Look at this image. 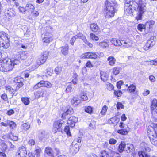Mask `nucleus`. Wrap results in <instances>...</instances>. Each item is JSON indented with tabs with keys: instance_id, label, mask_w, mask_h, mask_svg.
<instances>
[{
	"instance_id": "obj_26",
	"label": "nucleus",
	"mask_w": 157,
	"mask_h": 157,
	"mask_svg": "<svg viewBox=\"0 0 157 157\" xmlns=\"http://www.w3.org/2000/svg\"><path fill=\"white\" fill-rule=\"evenodd\" d=\"M45 152L48 155L51 156H54L55 155L54 153L53 152L52 149L49 147H47L45 148Z\"/></svg>"
},
{
	"instance_id": "obj_32",
	"label": "nucleus",
	"mask_w": 157,
	"mask_h": 157,
	"mask_svg": "<svg viewBox=\"0 0 157 157\" xmlns=\"http://www.w3.org/2000/svg\"><path fill=\"white\" fill-rule=\"evenodd\" d=\"M44 86V85H43V80H41L40 82L37 83V84L34 85L33 87V89L34 90L37 89L43 86Z\"/></svg>"
},
{
	"instance_id": "obj_50",
	"label": "nucleus",
	"mask_w": 157,
	"mask_h": 157,
	"mask_svg": "<svg viewBox=\"0 0 157 157\" xmlns=\"http://www.w3.org/2000/svg\"><path fill=\"white\" fill-rule=\"evenodd\" d=\"M22 102L25 105H28L29 102V99L27 98H21Z\"/></svg>"
},
{
	"instance_id": "obj_27",
	"label": "nucleus",
	"mask_w": 157,
	"mask_h": 157,
	"mask_svg": "<svg viewBox=\"0 0 157 157\" xmlns=\"http://www.w3.org/2000/svg\"><path fill=\"white\" fill-rule=\"evenodd\" d=\"M141 147L146 151L149 152L151 150L149 145L145 142H143L140 144Z\"/></svg>"
},
{
	"instance_id": "obj_49",
	"label": "nucleus",
	"mask_w": 157,
	"mask_h": 157,
	"mask_svg": "<svg viewBox=\"0 0 157 157\" xmlns=\"http://www.w3.org/2000/svg\"><path fill=\"white\" fill-rule=\"evenodd\" d=\"M138 4L139 3L134 1H132L130 5L132 6V8H133L134 10H136V8L137 9V7H138Z\"/></svg>"
},
{
	"instance_id": "obj_30",
	"label": "nucleus",
	"mask_w": 157,
	"mask_h": 157,
	"mask_svg": "<svg viewBox=\"0 0 157 157\" xmlns=\"http://www.w3.org/2000/svg\"><path fill=\"white\" fill-rule=\"evenodd\" d=\"M151 111L152 116L155 119V121H157V109H152Z\"/></svg>"
},
{
	"instance_id": "obj_14",
	"label": "nucleus",
	"mask_w": 157,
	"mask_h": 157,
	"mask_svg": "<svg viewBox=\"0 0 157 157\" xmlns=\"http://www.w3.org/2000/svg\"><path fill=\"white\" fill-rule=\"evenodd\" d=\"M26 11L30 14L35 10V7L31 4L27 3L25 6Z\"/></svg>"
},
{
	"instance_id": "obj_37",
	"label": "nucleus",
	"mask_w": 157,
	"mask_h": 157,
	"mask_svg": "<svg viewBox=\"0 0 157 157\" xmlns=\"http://www.w3.org/2000/svg\"><path fill=\"white\" fill-rule=\"evenodd\" d=\"M146 28L147 27L146 26V25H145L143 24H140L138 26V29L140 31H143V30H144L145 31Z\"/></svg>"
},
{
	"instance_id": "obj_52",
	"label": "nucleus",
	"mask_w": 157,
	"mask_h": 157,
	"mask_svg": "<svg viewBox=\"0 0 157 157\" xmlns=\"http://www.w3.org/2000/svg\"><path fill=\"white\" fill-rule=\"evenodd\" d=\"M90 38L92 40L96 41L98 40L99 39L98 37L93 33H90Z\"/></svg>"
},
{
	"instance_id": "obj_23",
	"label": "nucleus",
	"mask_w": 157,
	"mask_h": 157,
	"mask_svg": "<svg viewBox=\"0 0 157 157\" xmlns=\"http://www.w3.org/2000/svg\"><path fill=\"white\" fill-rule=\"evenodd\" d=\"M107 60L109 61V64L112 66H114L116 61L115 58L112 56H109Z\"/></svg>"
},
{
	"instance_id": "obj_6",
	"label": "nucleus",
	"mask_w": 157,
	"mask_h": 157,
	"mask_svg": "<svg viewBox=\"0 0 157 157\" xmlns=\"http://www.w3.org/2000/svg\"><path fill=\"white\" fill-rule=\"evenodd\" d=\"M27 154L26 148L23 146L20 147L15 154V157H25Z\"/></svg>"
},
{
	"instance_id": "obj_64",
	"label": "nucleus",
	"mask_w": 157,
	"mask_h": 157,
	"mask_svg": "<svg viewBox=\"0 0 157 157\" xmlns=\"http://www.w3.org/2000/svg\"><path fill=\"white\" fill-rule=\"evenodd\" d=\"M30 14H32V16L36 17L39 15V13L37 11H35L34 10Z\"/></svg>"
},
{
	"instance_id": "obj_3",
	"label": "nucleus",
	"mask_w": 157,
	"mask_h": 157,
	"mask_svg": "<svg viewBox=\"0 0 157 157\" xmlns=\"http://www.w3.org/2000/svg\"><path fill=\"white\" fill-rule=\"evenodd\" d=\"M9 41L6 34L3 32L0 33V47L7 48L10 45Z\"/></svg>"
},
{
	"instance_id": "obj_12",
	"label": "nucleus",
	"mask_w": 157,
	"mask_h": 157,
	"mask_svg": "<svg viewBox=\"0 0 157 157\" xmlns=\"http://www.w3.org/2000/svg\"><path fill=\"white\" fill-rule=\"evenodd\" d=\"M78 121V118L72 116L69 117L67 121V123L71 127L74 126L75 123Z\"/></svg>"
},
{
	"instance_id": "obj_58",
	"label": "nucleus",
	"mask_w": 157,
	"mask_h": 157,
	"mask_svg": "<svg viewBox=\"0 0 157 157\" xmlns=\"http://www.w3.org/2000/svg\"><path fill=\"white\" fill-rule=\"evenodd\" d=\"M81 140L80 137H78L75 139L72 142V144H77V143H80Z\"/></svg>"
},
{
	"instance_id": "obj_35",
	"label": "nucleus",
	"mask_w": 157,
	"mask_h": 157,
	"mask_svg": "<svg viewBox=\"0 0 157 157\" xmlns=\"http://www.w3.org/2000/svg\"><path fill=\"white\" fill-rule=\"evenodd\" d=\"M117 132L121 135H126L128 134V130L126 128H122L117 131Z\"/></svg>"
},
{
	"instance_id": "obj_25",
	"label": "nucleus",
	"mask_w": 157,
	"mask_h": 157,
	"mask_svg": "<svg viewBox=\"0 0 157 157\" xmlns=\"http://www.w3.org/2000/svg\"><path fill=\"white\" fill-rule=\"evenodd\" d=\"M126 151L127 153H130L134 151V148L133 145L131 144H127L126 146Z\"/></svg>"
},
{
	"instance_id": "obj_21",
	"label": "nucleus",
	"mask_w": 157,
	"mask_h": 157,
	"mask_svg": "<svg viewBox=\"0 0 157 157\" xmlns=\"http://www.w3.org/2000/svg\"><path fill=\"white\" fill-rule=\"evenodd\" d=\"M5 89L7 92H8L10 94H11V98L15 95V94L14 93V92L15 91V89L12 88L10 86H6L5 87Z\"/></svg>"
},
{
	"instance_id": "obj_36",
	"label": "nucleus",
	"mask_w": 157,
	"mask_h": 157,
	"mask_svg": "<svg viewBox=\"0 0 157 157\" xmlns=\"http://www.w3.org/2000/svg\"><path fill=\"white\" fill-rule=\"evenodd\" d=\"M123 44L122 47L124 48H127L130 47L132 46V43L131 42H124Z\"/></svg>"
},
{
	"instance_id": "obj_31",
	"label": "nucleus",
	"mask_w": 157,
	"mask_h": 157,
	"mask_svg": "<svg viewBox=\"0 0 157 157\" xmlns=\"http://www.w3.org/2000/svg\"><path fill=\"white\" fill-rule=\"evenodd\" d=\"M136 89V86L135 85L132 84L128 86V90H129L130 93H134Z\"/></svg>"
},
{
	"instance_id": "obj_18",
	"label": "nucleus",
	"mask_w": 157,
	"mask_h": 157,
	"mask_svg": "<svg viewBox=\"0 0 157 157\" xmlns=\"http://www.w3.org/2000/svg\"><path fill=\"white\" fill-rule=\"evenodd\" d=\"M90 27L91 30L93 32L100 31V28L97 24L92 23L90 24Z\"/></svg>"
},
{
	"instance_id": "obj_2",
	"label": "nucleus",
	"mask_w": 157,
	"mask_h": 157,
	"mask_svg": "<svg viewBox=\"0 0 157 157\" xmlns=\"http://www.w3.org/2000/svg\"><path fill=\"white\" fill-rule=\"evenodd\" d=\"M17 61V60L11 61L8 59L0 60V71L3 72L11 71L14 67L15 62Z\"/></svg>"
},
{
	"instance_id": "obj_24",
	"label": "nucleus",
	"mask_w": 157,
	"mask_h": 157,
	"mask_svg": "<svg viewBox=\"0 0 157 157\" xmlns=\"http://www.w3.org/2000/svg\"><path fill=\"white\" fill-rule=\"evenodd\" d=\"M71 102L74 106L76 107L80 103V100L78 98L74 97L71 100Z\"/></svg>"
},
{
	"instance_id": "obj_44",
	"label": "nucleus",
	"mask_w": 157,
	"mask_h": 157,
	"mask_svg": "<svg viewBox=\"0 0 157 157\" xmlns=\"http://www.w3.org/2000/svg\"><path fill=\"white\" fill-rule=\"evenodd\" d=\"M43 86L46 87L48 88H50L52 87V84L49 82L43 80Z\"/></svg>"
},
{
	"instance_id": "obj_20",
	"label": "nucleus",
	"mask_w": 157,
	"mask_h": 157,
	"mask_svg": "<svg viewBox=\"0 0 157 157\" xmlns=\"http://www.w3.org/2000/svg\"><path fill=\"white\" fill-rule=\"evenodd\" d=\"M69 47L68 45L67 44L65 46H63L60 48L62 53L65 55H67L68 54V50Z\"/></svg>"
},
{
	"instance_id": "obj_1",
	"label": "nucleus",
	"mask_w": 157,
	"mask_h": 157,
	"mask_svg": "<svg viewBox=\"0 0 157 157\" xmlns=\"http://www.w3.org/2000/svg\"><path fill=\"white\" fill-rule=\"evenodd\" d=\"M147 135L151 143L155 145H157V124L152 123L148 126L147 130Z\"/></svg>"
},
{
	"instance_id": "obj_34",
	"label": "nucleus",
	"mask_w": 157,
	"mask_h": 157,
	"mask_svg": "<svg viewBox=\"0 0 157 157\" xmlns=\"http://www.w3.org/2000/svg\"><path fill=\"white\" fill-rule=\"evenodd\" d=\"M87 93L85 92H83L80 94V98L83 101H86L88 100V97Z\"/></svg>"
},
{
	"instance_id": "obj_53",
	"label": "nucleus",
	"mask_w": 157,
	"mask_h": 157,
	"mask_svg": "<svg viewBox=\"0 0 157 157\" xmlns=\"http://www.w3.org/2000/svg\"><path fill=\"white\" fill-rule=\"evenodd\" d=\"M90 54L91 55L90 56V58L91 59H95L98 57V55L96 52H90Z\"/></svg>"
},
{
	"instance_id": "obj_17",
	"label": "nucleus",
	"mask_w": 157,
	"mask_h": 157,
	"mask_svg": "<svg viewBox=\"0 0 157 157\" xmlns=\"http://www.w3.org/2000/svg\"><path fill=\"white\" fill-rule=\"evenodd\" d=\"M110 42L111 44H114L116 46H120L123 44L119 40L115 38L111 39L110 40Z\"/></svg>"
},
{
	"instance_id": "obj_43",
	"label": "nucleus",
	"mask_w": 157,
	"mask_h": 157,
	"mask_svg": "<svg viewBox=\"0 0 157 157\" xmlns=\"http://www.w3.org/2000/svg\"><path fill=\"white\" fill-rule=\"evenodd\" d=\"M99 45L102 48H106L109 46L108 43L105 42H102L99 43Z\"/></svg>"
},
{
	"instance_id": "obj_5",
	"label": "nucleus",
	"mask_w": 157,
	"mask_h": 157,
	"mask_svg": "<svg viewBox=\"0 0 157 157\" xmlns=\"http://www.w3.org/2000/svg\"><path fill=\"white\" fill-rule=\"evenodd\" d=\"M49 52L48 51H45L42 53L36 61L37 65L40 66L44 63L48 58Z\"/></svg>"
},
{
	"instance_id": "obj_9",
	"label": "nucleus",
	"mask_w": 157,
	"mask_h": 157,
	"mask_svg": "<svg viewBox=\"0 0 157 157\" xmlns=\"http://www.w3.org/2000/svg\"><path fill=\"white\" fill-rule=\"evenodd\" d=\"M4 14L5 17L8 19H11L15 15L14 11L12 9L5 10Z\"/></svg>"
},
{
	"instance_id": "obj_41",
	"label": "nucleus",
	"mask_w": 157,
	"mask_h": 157,
	"mask_svg": "<svg viewBox=\"0 0 157 157\" xmlns=\"http://www.w3.org/2000/svg\"><path fill=\"white\" fill-rule=\"evenodd\" d=\"M90 52H87L82 54L81 56V58L82 59L90 58Z\"/></svg>"
},
{
	"instance_id": "obj_7",
	"label": "nucleus",
	"mask_w": 157,
	"mask_h": 157,
	"mask_svg": "<svg viewBox=\"0 0 157 157\" xmlns=\"http://www.w3.org/2000/svg\"><path fill=\"white\" fill-rule=\"evenodd\" d=\"M115 8L106 7L105 14L106 18H109L114 16L115 13Z\"/></svg>"
},
{
	"instance_id": "obj_45",
	"label": "nucleus",
	"mask_w": 157,
	"mask_h": 157,
	"mask_svg": "<svg viewBox=\"0 0 157 157\" xmlns=\"http://www.w3.org/2000/svg\"><path fill=\"white\" fill-rule=\"evenodd\" d=\"M157 107V100L154 99L151 101V108H156Z\"/></svg>"
},
{
	"instance_id": "obj_8",
	"label": "nucleus",
	"mask_w": 157,
	"mask_h": 157,
	"mask_svg": "<svg viewBox=\"0 0 157 157\" xmlns=\"http://www.w3.org/2000/svg\"><path fill=\"white\" fill-rule=\"evenodd\" d=\"M63 121L59 120L54 122L53 131L55 133L60 131V128L62 126Z\"/></svg>"
},
{
	"instance_id": "obj_38",
	"label": "nucleus",
	"mask_w": 157,
	"mask_h": 157,
	"mask_svg": "<svg viewBox=\"0 0 157 157\" xmlns=\"http://www.w3.org/2000/svg\"><path fill=\"white\" fill-rule=\"evenodd\" d=\"M120 69L121 68L119 67H115L113 68L112 72L114 74L117 75L119 73Z\"/></svg>"
},
{
	"instance_id": "obj_22",
	"label": "nucleus",
	"mask_w": 157,
	"mask_h": 157,
	"mask_svg": "<svg viewBox=\"0 0 157 157\" xmlns=\"http://www.w3.org/2000/svg\"><path fill=\"white\" fill-rule=\"evenodd\" d=\"M73 113V109H67L66 110H64V112L62 115V118L63 119H64L65 118V117L68 115L72 114Z\"/></svg>"
},
{
	"instance_id": "obj_60",
	"label": "nucleus",
	"mask_w": 157,
	"mask_h": 157,
	"mask_svg": "<svg viewBox=\"0 0 157 157\" xmlns=\"http://www.w3.org/2000/svg\"><path fill=\"white\" fill-rule=\"evenodd\" d=\"M19 11L22 13L25 14L26 11L25 8L23 7H19L18 8Z\"/></svg>"
},
{
	"instance_id": "obj_62",
	"label": "nucleus",
	"mask_w": 157,
	"mask_h": 157,
	"mask_svg": "<svg viewBox=\"0 0 157 157\" xmlns=\"http://www.w3.org/2000/svg\"><path fill=\"white\" fill-rule=\"evenodd\" d=\"M114 94L116 96H117V97H119L121 96L122 94L121 91L118 90L116 91L115 90L114 92Z\"/></svg>"
},
{
	"instance_id": "obj_42",
	"label": "nucleus",
	"mask_w": 157,
	"mask_h": 157,
	"mask_svg": "<svg viewBox=\"0 0 157 157\" xmlns=\"http://www.w3.org/2000/svg\"><path fill=\"white\" fill-rule=\"evenodd\" d=\"M118 153L115 151L110 150L108 152V157H115L116 155H117Z\"/></svg>"
},
{
	"instance_id": "obj_57",
	"label": "nucleus",
	"mask_w": 157,
	"mask_h": 157,
	"mask_svg": "<svg viewBox=\"0 0 157 157\" xmlns=\"http://www.w3.org/2000/svg\"><path fill=\"white\" fill-rule=\"evenodd\" d=\"M117 140L113 138H111L109 140V143L110 144H115L117 143Z\"/></svg>"
},
{
	"instance_id": "obj_55",
	"label": "nucleus",
	"mask_w": 157,
	"mask_h": 157,
	"mask_svg": "<svg viewBox=\"0 0 157 157\" xmlns=\"http://www.w3.org/2000/svg\"><path fill=\"white\" fill-rule=\"evenodd\" d=\"M27 54L25 52H21L20 55V58L22 59H26L27 57Z\"/></svg>"
},
{
	"instance_id": "obj_46",
	"label": "nucleus",
	"mask_w": 157,
	"mask_h": 157,
	"mask_svg": "<svg viewBox=\"0 0 157 157\" xmlns=\"http://www.w3.org/2000/svg\"><path fill=\"white\" fill-rule=\"evenodd\" d=\"M23 80V78L20 77H17L14 78V81L17 83H18L22 82Z\"/></svg>"
},
{
	"instance_id": "obj_39",
	"label": "nucleus",
	"mask_w": 157,
	"mask_h": 157,
	"mask_svg": "<svg viewBox=\"0 0 157 157\" xmlns=\"http://www.w3.org/2000/svg\"><path fill=\"white\" fill-rule=\"evenodd\" d=\"M155 23V22L153 21H151L147 22L146 23V26L148 30H149L150 29L151 25H152Z\"/></svg>"
},
{
	"instance_id": "obj_11",
	"label": "nucleus",
	"mask_w": 157,
	"mask_h": 157,
	"mask_svg": "<svg viewBox=\"0 0 157 157\" xmlns=\"http://www.w3.org/2000/svg\"><path fill=\"white\" fill-rule=\"evenodd\" d=\"M47 91L45 89H42L41 91H38L34 92L35 98H38L41 97L46 96L47 95Z\"/></svg>"
},
{
	"instance_id": "obj_19",
	"label": "nucleus",
	"mask_w": 157,
	"mask_h": 157,
	"mask_svg": "<svg viewBox=\"0 0 157 157\" xmlns=\"http://www.w3.org/2000/svg\"><path fill=\"white\" fill-rule=\"evenodd\" d=\"M119 121V119L118 118L114 117L109 119L108 122L109 124H114L116 125Z\"/></svg>"
},
{
	"instance_id": "obj_47",
	"label": "nucleus",
	"mask_w": 157,
	"mask_h": 157,
	"mask_svg": "<svg viewBox=\"0 0 157 157\" xmlns=\"http://www.w3.org/2000/svg\"><path fill=\"white\" fill-rule=\"evenodd\" d=\"M101 156L102 157H108V152L104 150L101 151Z\"/></svg>"
},
{
	"instance_id": "obj_61",
	"label": "nucleus",
	"mask_w": 157,
	"mask_h": 157,
	"mask_svg": "<svg viewBox=\"0 0 157 157\" xmlns=\"http://www.w3.org/2000/svg\"><path fill=\"white\" fill-rule=\"evenodd\" d=\"M9 121L7 120L5 121L4 122H2L0 124L1 126H3L6 127L9 125Z\"/></svg>"
},
{
	"instance_id": "obj_16",
	"label": "nucleus",
	"mask_w": 157,
	"mask_h": 157,
	"mask_svg": "<svg viewBox=\"0 0 157 157\" xmlns=\"http://www.w3.org/2000/svg\"><path fill=\"white\" fill-rule=\"evenodd\" d=\"M124 12L127 15L132 14L133 13V9L132 6H124Z\"/></svg>"
},
{
	"instance_id": "obj_4",
	"label": "nucleus",
	"mask_w": 157,
	"mask_h": 157,
	"mask_svg": "<svg viewBox=\"0 0 157 157\" xmlns=\"http://www.w3.org/2000/svg\"><path fill=\"white\" fill-rule=\"evenodd\" d=\"M146 7L145 5L142 3V2L139 1L138 7H137V15L136 19L137 20H141L142 14L146 11Z\"/></svg>"
},
{
	"instance_id": "obj_28",
	"label": "nucleus",
	"mask_w": 157,
	"mask_h": 157,
	"mask_svg": "<svg viewBox=\"0 0 157 157\" xmlns=\"http://www.w3.org/2000/svg\"><path fill=\"white\" fill-rule=\"evenodd\" d=\"M101 79L103 81H105L108 79V75L105 72H101Z\"/></svg>"
},
{
	"instance_id": "obj_54",
	"label": "nucleus",
	"mask_w": 157,
	"mask_h": 157,
	"mask_svg": "<svg viewBox=\"0 0 157 157\" xmlns=\"http://www.w3.org/2000/svg\"><path fill=\"white\" fill-rule=\"evenodd\" d=\"M64 131L69 136H71V134L70 131V128L68 126H66L64 128Z\"/></svg>"
},
{
	"instance_id": "obj_33",
	"label": "nucleus",
	"mask_w": 157,
	"mask_h": 157,
	"mask_svg": "<svg viewBox=\"0 0 157 157\" xmlns=\"http://www.w3.org/2000/svg\"><path fill=\"white\" fill-rule=\"evenodd\" d=\"M46 135V132L44 130H42L39 133L38 137L40 140H42L45 137Z\"/></svg>"
},
{
	"instance_id": "obj_63",
	"label": "nucleus",
	"mask_w": 157,
	"mask_h": 157,
	"mask_svg": "<svg viewBox=\"0 0 157 157\" xmlns=\"http://www.w3.org/2000/svg\"><path fill=\"white\" fill-rule=\"evenodd\" d=\"M61 71V68L60 67H57L55 69V72L56 74H58L60 73Z\"/></svg>"
},
{
	"instance_id": "obj_13",
	"label": "nucleus",
	"mask_w": 157,
	"mask_h": 157,
	"mask_svg": "<svg viewBox=\"0 0 157 157\" xmlns=\"http://www.w3.org/2000/svg\"><path fill=\"white\" fill-rule=\"evenodd\" d=\"M105 4L106 7L114 8L117 3L115 0H106Z\"/></svg>"
},
{
	"instance_id": "obj_51",
	"label": "nucleus",
	"mask_w": 157,
	"mask_h": 157,
	"mask_svg": "<svg viewBox=\"0 0 157 157\" xmlns=\"http://www.w3.org/2000/svg\"><path fill=\"white\" fill-rule=\"evenodd\" d=\"M40 152L41 150L40 149H37L34 151L33 154L36 157H39L40 156Z\"/></svg>"
},
{
	"instance_id": "obj_40",
	"label": "nucleus",
	"mask_w": 157,
	"mask_h": 157,
	"mask_svg": "<svg viewBox=\"0 0 157 157\" xmlns=\"http://www.w3.org/2000/svg\"><path fill=\"white\" fill-rule=\"evenodd\" d=\"M21 128L24 130L26 131L29 129L30 127V125L28 123L23 124L21 126Z\"/></svg>"
},
{
	"instance_id": "obj_29",
	"label": "nucleus",
	"mask_w": 157,
	"mask_h": 157,
	"mask_svg": "<svg viewBox=\"0 0 157 157\" xmlns=\"http://www.w3.org/2000/svg\"><path fill=\"white\" fill-rule=\"evenodd\" d=\"M124 142H122L118 146V151L120 153L122 152L124 150L126 146Z\"/></svg>"
},
{
	"instance_id": "obj_10",
	"label": "nucleus",
	"mask_w": 157,
	"mask_h": 157,
	"mask_svg": "<svg viewBox=\"0 0 157 157\" xmlns=\"http://www.w3.org/2000/svg\"><path fill=\"white\" fill-rule=\"evenodd\" d=\"M152 37L148 40L145 45L143 47V49L145 50H147L151 47H152L155 44V42L152 38Z\"/></svg>"
},
{
	"instance_id": "obj_59",
	"label": "nucleus",
	"mask_w": 157,
	"mask_h": 157,
	"mask_svg": "<svg viewBox=\"0 0 157 157\" xmlns=\"http://www.w3.org/2000/svg\"><path fill=\"white\" fill-rule=\"evenodd\" d=\"M23 85L22 82L17 83L15 89V91H17L20 88L23 86Z\"/></svg>"
},
{
	"instance_id": "obj_56",
	"label": "nucleus",
	"mask_w": 157,
	"mask_h": 157,
	"mask_svg": "<svg viewBox=\"0 0 157 157\" xmlns=\"http://www.w3.org/2000/svg\"><path fill=\"white\" fill-rule=\"evenodd\" d=\"M43 38V41L44 42L48 43L50 42V37L48 36L46 37H43V35H42Z\"/></svg>"
},
{
	"instance_id": "obj_15",
	"label": "nucleus",
	"mask_w": 157,
	"mask_h": 157,
	"mask_svg": "<svg viewBox=\"0 0 157 157\" xmlns=\"http://www.w3.org/2000/svg\"><path fill=\"white\" fill-rule=\"evenodd\" d=\"M79 147L78 144H72L70 150L72 154L73 155L76 154L79 151Z\"/></svg>"
},
{
	"instance_id": "obj_48",
	"label": "nucleus",
	"mask_w": 157,
	"mask_h": 157,
	"mask_svg": "<svg viewBox=\"0 0 157 157\" xmlns=\"http://www.w3.org/2000/svg\"><path fill=\"white\" fill-rule=\"evenodd\" d=\"M9 125L10 128L13 129L16 127V124L13 121H9Z\"/></svg>"
}]
</instances>
